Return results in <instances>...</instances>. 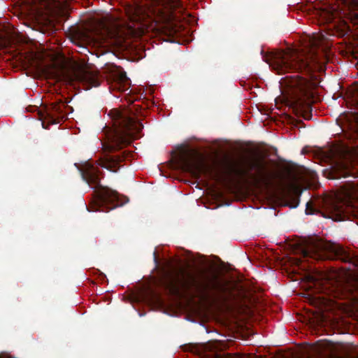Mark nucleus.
<instances>
[{
  "mask_svg": "<svg viewBox=\"0 0 358 358\" xmlns=\"http://www.w3.org/2000/svg\"><path fill=\"white\" fill-rule=\"evenodd\" d=\"M153 4L145 13L140 6L134 9V13L130 17L131 21L143 26L145 25L146 17L156 22H162L169 29V34L178 36V28L177 22L180 21L185 12V7L181 0H152Z\"/></svg>",
  "mask_w": 358,
  "mask_h": 358,
  "instance_id": "4",
  "label": "nucleus"
},
{
  "mask_svg": "<svg viewBox=\"0 0 358 358\" xmlns=\"http://www.w3.org/2000/svg\"><path fill=\"white\" fill-rule=\"evenodd\" d=\"M79 79L85 85H86V88L87 89L100 85V82L97 76L87 71L80 73L79 75Z\"/></svg>",
  "mask_w": 358,
  "mask_h": 358,
  "instance_id": "12",
  "label": "nucleus"
},
{
  "mask_svg": "<svg viewBox=\"0 0 358 358\" xmlns=\"http://www.w3.org/2000/svg\"><path fill=\"white\" fill-rule=\"evenodd\" d=\"M319 42L310 41L309 47L301 52L282 50L273 54L266 62L278 74L288 72L304 73L309 79L299 75L286 76L280 83L286 91L292 106L298 115L306 120L312 117V105L308 101L312 97V90L318 84L317 71L322 69L317 55Z\"/></svg>",
  "mask_w": 358,
  "mask_h": 358,
  "instance_id": "1",
  "label": "nucleus"
},
{
  "mask_svg": "<svg viewBox=\"0 0 358 358\" xmlns=\"http://www.w3.org/2000/svg\"><path fill=\"white\" fill-rule=\"evenodd\" d=\"M154 259L155 260V262H157V257H156V252H154Z\"/></svg>",
  "mask_w": 358,
  "mask_h": 358,
  "instance_id": "15",
  "label": "nucleus"
},
{
  "mask_svg": "<svg viewBox=\"0 0 358 358\" xmlns=\"http://www.w3.org/2000/svg\"><path fill=\"white\" fill-rule=\"evenodd\" d=\"M117 78L121 83H126L128 80L126 73L124 71L120 72Z\"/></svg>",
  "mask_w": 358,
  "mask_h": 358,
  "instance_id": "13",
  "label": "nucleus"
},
{
  "mask_svg": "<svg viewBox=\"0 0 358 358\" xmlns=\"http://www.w3.org/2000/svg\"><path fill=\"white\" fill-rule=\"evenodd\" d=\"M125 157L124 152L121 155L108 156L106 162L101 164V166L111 171L116 172L120 168V164L124 160Z\"/></svg>",
  "mask_w": 358,
  "mask_h": 358,
  "instance_id": "11",
  "label": "nucleus"
},
{
  "mask_svg": "<svg viewBox=\"0 0 358 358\" xmlns=\"http://www.w3.org/2000/svg\"><path fill=\"white\" fill-rule=\"evenodd\" d=\"M303 257L308 260H341L349 263V270L358 271V255H352L339 245L330 242H317L313 243L308 249L303 251Z\"/></svg>",
  "mask_w": 358,
  "mask_h": 358,
  "instance_id": "6",
  "label": "nucleus"
},
{
  "mask_svg": "<svg viewBox=\"0 0 358 358\" xmlns=\"http://www.w3.org/2000/svg\"><path fill=\"white\" fill-rule=\"evenodd\" d=\"M228 173L237 177L248 178L255 184L262 185L266 187H275L278 186L275 182L276 175L268 172L264 162L262 159H255L248 163L247 169L236 168L229 166Z\"/></svg>",
  "mask_w": 358,
  "mask_h": 358,
  "instance_id": "7",
  "label": "nucleus"
},
{
  "mask_svg": "<svg viewBox=\"0 0 358 358\" xmlns=\"http://www.w3.org/2000/svg\"><path fill=\"white\" fill-rule=\"evenodd\" d=\"M159 284L170 295L176 296H179L182 292L206 296L211 292L224 294L227 291V287L220 283L216 275L202 273L199 278L192 273L182 269L176 272H164Z\"/></svg>",
  "mask_w": 358,
  "mask_h": 358,
  "instance_id": "2",
  "label": "nucleus"
},
{
  "mask_svg": "<svg viewBox=\"0 0 358 358\" xmlns=\"http://www.w3.org/2000/svg\"><path fill=\"white\" fill-rule=\"evenodd\" d=\"M181 167L184 171L188 172L195 178H199L203 174H211L210 168L206 164L203 159H189L181 157Z\"/></svg>",
  "mask_w": 358,
  "mask_h": 358,
  "instance_id": "10",
  "label": "nucleus"
},
{
  "mask_svg": "<svg viewBox=\"0 0 358 358\" xmlns=\"http://www.w3.org/2000/svg\"><path fill=\"white\" fill-rule=\"evenodd\" d=\"M306 213L308 215H312L315 213V209L310 202L306 203Z\"/></svg>",
  "mask_w": 358,
  "mask_h": 358,
  "instance_id": "14",
  "label": "nucleus"
},
{
  "mask_svg": "<svg viewBox=\"0 0 358 358\" xmlns=\"http://www.w3.org/2000/svg\"><path fill=\"white\" fill-rule=\"evenodd\" d=\"M345 196L346 200L337 199L331 201L327 204L323 216L336 222L347 220H355L358 225V207L351 203V200H358V193L352 189L345 193Z\"/></svg>",
  "mask_w": 358,
  "mask_h": 358,
  "instance_id": "8",
  "label": "nucleus"
},
{
  "mask_svg": "<svg viewBox=\"0 0 358 358\" xmlns=\"http://www.w3.org/2000/svg\"><path fill=\"white\" fill-rule=\"evenodd\" d=\"M113 122V129L108 134V143L104 144L108 152H114L129 145L134 138H139L143 124L128 110H112L109 114Z\"/></svg>",
  "mask_w": 358,
  "mask_h": 358,
  "instance_id": "5",
  "label": "nucleus"
},
{
  "mask_svg": "<svg viewBox=\"0 0 358 358\" xmlns=\"http://www.w3.org/2000/svg\"><path fill=\"white\" fill-rule=\"evenodd\" d=\"M69 108L62 101L55 102L45 106L38 112V117L42 122L44 129H48L50 124H58L66 118V110Z\"/></svg>",
  "mask_w": 358,
  "mask_h": 358,
  "instance_id": "9",
  "label": "nucleus"
},
{
  "mask_svg": "<svg viewBox=\"0 0 358 358\" xmlns=\"http://www.w3.org/2000/svg\"><path fill=\"white\" fill-rule=\"evenodd\" d=\"M75 166L80 171L83 180L94 189V196L87 207L88 211L108 212L122 205L117 192L101 185L103 176L98 166L90 162L82 164L76 163Z\"/></svg>",
  "mask_w": 358,
  "mask_h": 358,
  "instance_id": "3",
  "label": "nucleus"
}]
</instances>
